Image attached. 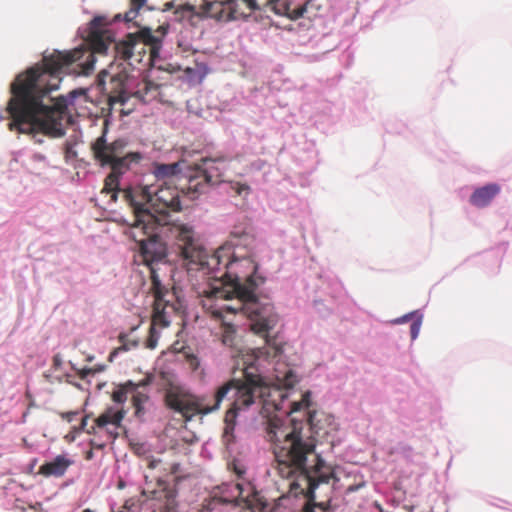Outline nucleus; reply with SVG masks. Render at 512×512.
Here are the masks:
<instances>
[{
  "mask_svg": "<svg viewBox=\"0 0 512 512\" xmlns=\"http://www.w3.org/2000/svg\"><path fill=\"white\" fill-rule=\"evenodd\" d=\"M292 393L276 386L245 383L232 387L225 383L213 393L196 396L192 404L197 413L208 415L217 411L225 398H233L225 414L222 434V443L230 454L234 450V431L240 411L253 407L263 417L269 418L274 412L285 415V419H271L267 437L275 445L279 474L289 481L288 497H303L313 502L319 482L311 475L307 456L315 451L316 437L322 428L317 412L310 410L312 393L306 391L300 400H291Z\"/></svg>",
  "mask_w": 512,
  "mask_h": 512,
  "instance_id": "1",
  "label": "nucleus"
},
{
  "mask_svg": "<svg viewBox=\"0 0 512 512\" xmlns=\"http://www.w3.org/2000/svg\"><path fill=\"white\" fill-rule=\"evenodd\" d=\"M131 235L138 244L139 255L150 272L151 289L154 293V314L151 320L183 318L185 305L176 288L169 290L162 284L160 271L169 267L165 240H174L178 254L188 271H196V268L200 267H215L219 264V257L224 250L205 260L203 246L196 238L192 226L170 221L162 222L161 219L145 212L134 217Z\"/></svg>",
  "mask_w": 512,
  "mask_h": 512,
  "instance_id": "2",
  "label": "nucleus"
},
{
  "mask_svg": "<svg viewBox=\"0 0 512 512\" xmlns=\"http://www.w3.org/2000/svg\"><path fill=\"white\" fill-rule=\"evenodd\" d=\"M221 250L224 251L215 267L196 268L210 280L209 287L203 291L205 297L223 302L215 305L212 315L223 318L232 314L248 320H271L272 305L261 304L255 294L264 282V278L256 274L258 265L250 256H237L230 246H222L212 254L203 247V254L206 259L218 255Z\"/></svg>",
  "mask_w": 512,
  "mask_h": 512,
  "instance_id": "3",
  "label": "nucleus"
},
{
  "mask_svg": "<svg viewBox=\"0 0 512 512\" xmlns=\"http://www.w3.org/2000/svg\"><path fill=\"white\" fill-rule=\"evenodd\" d=\"M29 69L18 74L12 82L10 87L12 96L5 111H0V122L10 118L8 130L17 131L20 134L41 132L52 137H61L65 133L62 124L67 109L65 99L57 98L52 106L43 103V98L57 88L37 81L27 89L24 98L14 100L17 97L14 87L17 84L28 83L26 81L30 77Z\"/></svg>",
  "mask_w": 512,
  "mask_h": 512,
  "instance_id": "4",
  "label": "nucleus"
},
{
  "mask_svg": "<svg viewBox=\"0 0 512 512\" xmlns=\"http://www.w3.org/2000/svg\"><path fill=\"white\" fill-rule=\"evenodd\" d=\"M107 24L105 17L96 16L89 24V32L86 37L88 47H80L71 51H54L51 55L44 56L41 63H38L29 69L28 83L16 85L17 97L22 99L27 94V89L38 81L46 83L52 88H59L61 83V73L71 65L76 64L81 73L89 75L95 64V54L105 55L107 50L114 43L113 34L105 29Z\"/></svg>",
  "mask_w": 512,
  "mask_h": 512,
  "instance_id": "5",
  "label": "nucleus"
},
{
  "mask_svg": "<svg viewBox=\"0 0 512 512\" xmlns=\"http://www.w3.org/2000/svg\"><path fill=\"white\" fill-rule=\"evenodd\" d=\"M106 133V130H104L102 135L91 143L90 148L94 160L100 166H108L111 169L104 180L101 193L109 194L111 202H116L118 193L122 191L119 188L120 177L129 171L133 164H138L143 156L140 152L126 151L128 141L123 138L115 139L110 143L107 142Z\"/></svg>",
  "mask_w": 512,
  "mask_h": 512,
  "instance_id": "6",
  "label": "nucleus"
},
{
  "mask_svg": "<svg viewBox=\"0 0 512 512\" xmlns=\"http://www.w3.org/2000/svg\"><path fill=\"white\" fill-rule=\"evenodd\" d=\"M122 198L132 209L134 217L139 213H148L153 217L168 220V211H180L179 191L166 182L158 186H145L122 189Z\"/></svg>",
  "mask_w": 512,
  "mask_h": 512,
  "instance_id": "7",
  "label": "nucleus"
},
{
  "mask_svg": "<svg viewBox=\"0 0 512 512\" xmlns=\"http://www.w3.org/2000/svg\"><path fill=\"white\" fill-rule=\"evenodd\" d=\"M227 467L238 482L222 483L219 486V501L224 505L242 507L248 512H255L256 504L259 502L255 470L240 457L229 460Z\"/></svg>",
  "mask_w": 512,
  "mask_h": 512,
  "instance_id": "8",
  "label": "nucleus"
},
{
  "mask_svg": "<svg viewBox=\"0 0 512 512\" xmlns=\"http://www.w3.org/2000/svg\"><path fill=\"white\" fill-rule=\"evenodd\" d=\"M169 29V24H162L157 29L142 27L134 33H128L121 41L114 44L115 58L135 66L142 62L147 54V47L150 48L151 58L155 57L161 46L164 37Z\"/></svg>",
  "mask_w": 512,
  "mask_h": 512,
  "instance_id": "9",
  "label": "nucleus"
},
{
  "mask_svg": "<svg viewBox=\"0 0 512 512\" xmlns=\"http://www.w3.org/2000/svg\"><path fill=\"white\" fill-rule=\"evenodd\" d=\"M229 159L224 155L202 158L199 163L192 167L187 176V184L182 188L187 194L195 197L205 189L222 181L223 172Z\"/></svg>",
  "mask_w": 512,
  "mask_h": 512,
  "instance_id": "10",
  "label": "nucleus"
},
{
  "mask_svg": "<svg viewBox=\"0 0 512 512\" xmlns=\"http://www.w3.org/2000/svg\"><path fill=\"white\" fill-rule=\"evenodd\" d=\"M258 8L256 0H227L206 3L204 12L211 18L227 22L246 19Z\"/></svg>",
  "mask_w": 512,
  "mask_h": 512,
  "instance_id": "11",
  "label": "nucleus"
},
{
  "mask_svg": "<svg viewBox=\"0 0 512 512\" xmlns=\"http://www.w3.org/2000/svg\"><path fill=\"white\" fill-rule=\"evenodd\" d=\"M178 465H173L172 473L166 474L164 477H158V501L155 504L153 512H178V483L181 477L175 475Z\"/></svg>",
  "mask_w": 512,
  "mask_h": 512,
  "instance_id": "12",
  "label": "nucleus"
},
{
  "mask_svg": "<svg viewBox=\"0 0 512 512\" xmlns=\"http://www.w3.org/2000/svg\"><path fill=\"white\" fill-rule=\"evenodd\" d=\"M271 322H247V328H249L251 331H253L255 334L260 335L264 338L265 343L271 347L272 352L257 348L253 352L254 356V363L252 364L253 367L257 371H261L260 366H262V360L269 362V359L271 357V354H273V357L279 356L282 352L281 347L279 346V342L277 341L278 335L272 336V330L273 326L270 325Z\"/></svg>",
  "mask_w": 512,
  "mask_h": 512,
  "instance_id": "13",
  "label": "nucleus"
},
{
  "mask_svg": "<svg viewBox=\"0 0 512 512\" xmlns=\"http://www.w3.org/2000/svg\"><path fill=\"white\" fill-rule=\"evenodd\" d=\"M500 190V186L496 183L477 188L470 196V203L479 208L486 207L500 193Z\"/></svg>",
  "mask_w": 512,
  "mask_h": 512,
  "instance_id": "14",
  "label": "nucleus"
},
{
  "mask_svg": "<svg viewBox=\"0 0 512 512\" xmlns=\"http://www.w3.org/2000/svg\"><path fill=\"white\" fill-rule=\"evenodd\" d=\"M268 7L272 10L276 15L279 16H287L292 20H296L303 16L306 8L304 5H300L295 8H291V5L287 0H269Z\"/></svg>",
  "mask_w": 512,
  "mask_h": 512,
  "instance_id": "15",
  "label": "nucleus"
},
{
  "mask_svg": "<svg viewBox=\"0 0 512 512\" xmlns=\"http://www.w3.org/2000/svg\"><path fill=\"white\" fill-rule=\"evenodd\" d=\"M125 411L122 409H116L114 407H108L107 410L96 419V424L99 428H105L108 432L109 426L117 429L125 416Z\"/></svg>",
  "mask_w": 512,
  "mask_h": 512,
  "instance_id": "16",
  "label": "nucleus"
},
{
  "mask_svg": "<svg viewBox=\"0 0 512 512\" xmlns=\"http://www.w3.org/2000/svg\"><path fill=\"white\" fill-rule=\"evenodd\" d=\"M72 464L73 460L69 459L66 455H57L53 460L46 462L41 468L43 473L48 476L61 477Z\"/></svg>",
  "mask_w": 512,
  "mask_h": 512,
  "instance_id": "17",
  "label": "nucleus"
},
{
  "mask_svg": "<svg viewBox=\"0 0 512 512\" xmlns=\"http://www.w3.org/2000/svg\"><path fill=\"white\" fill-rule=\"evenodd\" d=\"M132 405L135 408V417L140 421H145L146 415L152 405L150 396L147 393H137L132 397Z\"/></svg>",
  "mask_w": 512,
  "mask_h": 512,
  "instance_id": "18",
  "label": "nucleus"
},
{
  "mask_svg": "<svg viewBox=\"0 0 512 512\" xmlns=\"http://www.w3.org/2000/svg\"><path fill=\"white\" fill-rule=\"evenodd\" d=\"M111 84L115 85V88L113 87L110 95H109V102L111 105L120 104L123 105L128 100L129 96L124 90V83L118 78L113 76L111 78Z\"/></svg>",
  "mask_w": 512,
  "mask_h": 512,
  "instance_id": "19",
  "label": "nucleus"
},
{
  "mask_svg": "<svg viewBox=\"0 0 512 512\" xmlns=\"http://www.w3.org/2000/svg\"><path fill=\"white\" fill-rule=\"evenodd\" d=\"M152 168L153 174L158 180L170 178L181 171L180 163L178 162L169 164L154 163Z\"/></svg>",
  "mask_w": 512,
  "mask_h": 512,
  "instance_id": "20",
  "label": "nucleus"
},
{
  "mask_svg": "<svg viewBox=\"0 0 512 512\" xmlns=\"http://www.w3.org/2000/svg\"><path fill=\"white\" fill-rule=\"evenodd\" d=\"M119 342L121 345L113 349L109 354L108 360L110 362H113L114 359L119 356V354L129 351L132 348L137 347L139 344L138 339H129L128 334L126 333L119 334Z\"/></svg>",
  "mask_w": 512,
  "mask_h": 512,
  "instance_id": "21",
  "label": "nucleus"
},
{
  "mask_svg": "<svg viewBox=\"0 0 512 512\" xmlns=\"http://www.w3.org/2000/svg\"><path fill=\"white\" fill-rule=\"evenodd\" d=\"M171 322H151V325L149 326V334L145 341V346L148 349H154L157 346L158 339L160 337V332L157 329V325L160 324V327L167 328L170 325Z\"/></svg>",
  "mask_w": 512,
  "mask_h": 512,
  "instance_id": "22",
  "label": "nucleus"
},
{
  "mask_svg": "<svg viewBox=\"0 0 512 512\" xmlns=\"http://www.w3.org/2000/svg\"><path fill=\"white\" fill-rule=\"evenodd\" d=\"M222 329V342L226 346H235L237 331L233 322H220Z\"/></svg>",
  "mask_w": 512,
  "mask_h": 512,
  "instance_id": "23",
  "label": "nucleus"
},
{
  "mask_svg": "<svg viewBox=\"0 0 512 512\" xmlns=\"http://www.w3.org/2000/svg\"><path fill=\"white\" fill-rule=\"evenodd\" d=\"M230 237H231L230 243L232 246H235V247H238L242 244L245 247H249L254 242L253 236L245 230H242V231L233 230L231 232Z\"/></svg>",
  "mask_w": 512,
  "mask_h": 512,
  "instance_id": "24",
  "label": "nucleus"
},
{
  "mask_svg": "<svg viewBox=\"0 0 512 512\" xmlns=\"http://www.w3.org/2000/svg\"><path fill=\"white\" fill-rule=\"evenodd\" d=\"M229 189L235 195L242 198H246L251 193V187L247 183H242L239 181H230Z\"/></svg>",
  "mask_w": 512,
  "mask_h": 512,
  "instance_id": "25",
  "label": "nucleus"
},
{
  "mask_svg": "<svg viewBox=\"0 0 512 512\" xmlns=\"http://www.w3.org/2000/svg\"><path fill=\"white\" fill-rule=\"evenodd\" d=\"M418 407L420 410L413 416L415 421L419 422L427 420L433 414V407L431 403L422 402Z\"/></svg>",
  "mask_w": 512,
  "mask_h": 512,
  "instance_id": "26",
  "label": "nucleus"
},
{
  "mask_svg": "<svg viewBox=\"0 0 512 512\" xmlns=\"http://www.w3.org/2000/svg\"><path fill=\"white\" fill-rule=\"evenodd\" d=\"M112 400L117 405H123L127 401V391L120 385H116L112 392Z\"/></svg>",
  "mask_w": 512,
  "mask_h": 512,
  "instance_id": "27",
  "label": "nucleus"
},
{
  "mask_svg": "<svg viewBox=\"0 0 512 512\" xmlns=\"http://www.w3.org/2000/svg\"><path fill=\"white\" fill-rule=\"evenodd\" d=\"M168 406L170 409L174 410L177 413L182 414L183 416H185V414L188 412L187 405L183 401L178 400V399L171 400L169 402Z\"/></svg>",
  "mask_w": 512,
  "mask_h": 512,
  "instance_id": "28",
  "label": "nucleus"
},
{
  "mask_svg": "<svg viewBox=\"0 0 512 512\" xmlns=\"http://www.w3.org/2000/svg\"><path fill=\"white\" fill-rule=\"evenodd\" d=\"M120 386L127 391V395L130 393L132 394V397H134L137 393H144L143 391L139 390V385L137 383L133 382L132 380H128L124 384H120Z\"/></svg>",
  "mask_w": 512,
  "mask_h": 512,
  "instance_id": "29",
  "label": "nucleus"
},
{
  "mask_svg": "<svg viewBox=\"0 0 512 512\" xmlns=\"http://www.w3.org/2000/svg\"><path fill=\"white\" fill-rule=\"evenodd\" d=\"M105 365H96L94 368H85L82 371V378H88L96 373H101L105 370Z\"/></svg>",
  "mask_w": 512,
  "mask_h": 512,
  "instance_id": "30",
  "label": "nucleus"
},
{
  "mask_svg": "<svg viewBox=\"0 0 512 512\" xmlns=\"http://www.w3.org/2000/svg\"><path fill=\"white\" fill-rule=\"evenodd\" d=\"M424 317V314L421 310H415L408 314L403 315L402 317L398 318L397 320H422Z\"/></svg>",
  "mask_w": 512,
  "mask_h": 512,
  "instance_id": "31",
  "label": "nucleus"
},
{
  "mask_svg": "<svg viewBox=\"0 0 512 512\" xmlns=\"http://www.w3.org/2000/svg\"><path fill=\"white\" fill-rule=\"evenodd\" d=\"M357 512H384L378 502H372L366 506L360 507Z\"/></svg>",
  "mask_w": 512,
  "mask_h": 512,
  "instance_id": "32",
  "label": "nucleus"
},
{
  "mask_svg": "<svg viewBox=\"0 0 512 512\" xmlns=\"http://www.w3.org/2000/svg\"><path fill=\"white\" fill-rule=\"evenodd\" d=\"M187 362L192 371H197L200 367V359L194 354L187 355Z\"/></svg>",
  "mask_w": 512,
  "mask_h": 512,
  "instance_id": "33",
  "label": "nucleus"
},
{
  "mask_svg": "<svg viewBox=\"0 0 512 512\" xmlns=\"http://www.w3.org/2000/svg\"><path fill=\"white\" fill-rule=\"evenodd\" d=\"M421 324L422 322H411L410 335L412 341H414L418 337L421 329Z\"/></svg>",
  "mask_w": 512,
  "mask_h": 512,
  "instance_id": "34",
  "label": "nucleus"
},
{
  "mask_svg": "<svg viewBox=\"0 0 512 512\" xmlns=\"http://www.w3.org/2000/svg\"><path fill=\"white\" fill-rule=\"evenodd\" d=\"M115 506L116 504L115 503H111L110 504V509H111V512H125V511H131L132 510V507L134 506V502L131 501V500H127L125 501L124 505L121 507L120 510L118 511H115Z\"/></svg>",
  "mask_w": 512,
  "mask_h": 512,
  "instance_id": "35",
  "label": "nucleus"
},
{
  "mask_svg": "<svg viewBox=\"0 0 512 512\" xmlns=\"http://www.w3.org/2000/svg\"><path fill=\"white\" fill-rule=\"evenodd\" d=\"M138 12L139 10L131 6L130 9L124 14V21L132 22L137 17Z\"/></svg>",
  "mask_w": 512,
  "mask_h": 512,
  "instance_id": "36",
  "label": "nucleus"
},
{
  "mask_svg": "<svg viewBox=\"0 0 512 512\" xmlns=\"http://www.w3.org/2000/svg\"><path fill=\"white\" fill-rule=\"evenodd\" d=\"M160 463H161V460L159 458H154V457L147 458V467L150 469L157 468Z\"/></svg>",
  "mask_w": 512,
  "mask_h": 512,
  "instance_id": "37",
  "label": "nucleus"
},
{
  "mask_svg": "<svg viewBox=\"0 0 512 512\" xmlns=\"http://www.w3.org/2000/svg\"><path fill=\"white\" fill-rule=\"evenodd\" d=\"M152 383V377L151 376H147L145 378H143L142 380H140L137 385H139V390L141 388L145 389L147 388L148 386H150Z\"/></svg>",
  "mask_w": 512,
  "mask_h": 512,
  "instance_id": "38",
  "label": "nucleus"
},
{
  "mask_svg": "<svg viewBox=\"0 0 512 512\" xmlns=\"http://www.w3.org/2000/svg\"><path fill=\"white\" fill-rule=\"evenodd\" d=\"M63 363L62 357L59 354L53 356V366L55 369L61 368Z\"/></svg>",
  "mask_w": 512,
  "mask_h": 512,
  "instance_id": "39",
  "label": "nucleus"
},
{
  "mask_svg": "<svg viewBox=\"0 0 512 512\" xmlns=\"http://www.w3.org/2000/svg\"><path fill=\"white\" fill-rule=\"evenodd\" d=\"M146 1L147 0H130V4L135 9L140 10V8L146 3Z\"/></svg>",
  "mask_w": 512,
  "mask_h": 512,
  "instance_id": "40",
  "label": "nucleus"
},
{
  "mask_svg": "<svg viewBox=\"0 0 512 512\" xmlns=\"http://www.w3.org/2000/svg\"><path fill=\"white\" fill-rule=\"evenodd\" d=\"M77 415H78L77 412H68V413H66L65 417H66L68 422H72V421H74L76 419Z\"/></svg>",
  "mask_w": 512,
  "mask_h": 512,
  "instance_id": "41",
  "label": "nucleus"
},
{
  "mask_svg": "<svg viewBox=\"0 0 512 512\" xmlns=\"http://www.w3.org/2000/svg\"><path fill=\"white\" fill-rule=\"evenodd\" d=\"M145 450V444H140L137 448H136V453L140 454L142 452H144Z\"/></svg>",
  "mask_w": 512,
  "mask_h": 512,
  "instance_id": "42",
  "label": "nucleus"
},
{
  "mask_svg": "<svg viewBox=\"0 0 512 512\" xmlns=\"http://www.w3.org/2000/svg\"><path fill=\"white\" fill-rule=\"evenodd\" d=\"M87 425V419L83 418L80 426V430H84L85 426Z\"/></svg>",
  "mask_w": 512,
  "mask_h": 512,
  "instance_id": "43",
  "label": "nucleus"
},
{
  "mask_svg": "<svg viewBox=\"0 0 512 512\" xmlns=\"http://www.w3.org/2000/svg\"><path fill=\"white\" fill-rule=\"evenodd\" d=\"M201 453H202V455H206V454H207V457H208V458H211L210 453H208V451L205 449V447H203V449H202V452H201Z\"/></svg>",
  "mask_w": 512,
  "mask_h": 512,
  "instance_id": "44",
  "label": "nucleus"
},
{
  "mask_svg": "<svg viewBox=\"0 0 512 512\" xmlns=\"http://www.w3.org/2000/svg\"><path fill=\"white\" fill-rule=\"evenodd\" d=\"M82 512H95V511H93V510H91V509L87 508V509H84Z\"/></svg>",
  "mask_w": 512,
  "mask_h": 512,
  "instance_id": "45",
  "label": "nucleus"
},
{
  "mask_svg": "<svg viewBox=\"0 0 512 512\" xmlns=\"http://www.w3.org/2000/svg\"><path fill=\"white\" fill-rule=\"evenodd\" d=\"M182 323H183V326L186 327L189 322L183 321Z\"/></svg>",
  "mask_w": 512,
  "mask_h": 512,
  "instance_id": "46",
  "label": "nucleus"
},
{
  "mask_svg": "<svg viewBox=\"0 0 512 512\" xmlns=\"http://www.w3.org/2000/svg\"><path fill=\"white\" fill-rule=\"evenodd\" d=\"M392 324H400L401 322L400 321H397V322H391Z\"/></svg>",
  "mask_w": 512,
  "mask_h": 512,
  "instance_id": "47",
  "label": "nucleus"
}]
</instances>
